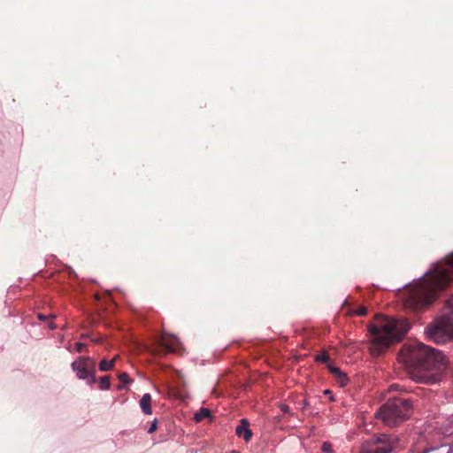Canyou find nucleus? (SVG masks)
Wrapping results in <instances>:
<instances>
[{
    "mask_svg": "<svg viewBox=\"0 0 453 453\" xmlns=\"http://www.w3.org/2000/svg\"><path fill=\"white\" fill-rule=\"evenodd\" d=\"M451 283H453V253L443 261L437 263L418 282L405 288L404 306L415 311H422Z\"/></svg>",
    "mask_w": 453,
    "mask_h": 453,
    "instance_id": "1",
    "label": "nucleus"
},
{
    "mask_svg": "<svg viewBox=\"0 0 453 453\" xmlns=\"http://www.w3.org/2000/svg\"><path fill=\"white\" fill-rule=\"evenodd\" d=\"M398 361L404 365L413 380L424 384L440 381L446 367L445 357L423 343L403 345Z\"/></svg>",
    "mask_w": 453,
    "mask_h": 453,
    "instance_id": "2",
    "label": "nucleus"
},
{
    "mask_svg": "<svg viewBox=\"0 0 453 453\" xmlns=\"http://www.w3.org/2000/svg\"><path fill=\"white\" fill-rule=\"evenodd\" d=\"M411 328L405 319L377 315L375 323L368 326L372 336L369 350L373 357L383 354L394 342L401 341Z\"/></svg>",
    "mask_w": 453,
    "mask_h": 453,
    "instance_id": "3",
    "label": "nucleus"
},
{
    "mask_svg": "<svg viewBox=\"0 0 453 453\" xmlns=\"http://www.w3.org/2000/svg\"><path fill=\"white\" fill-rule=\"evenodd\" d=\"M426 334L437 344L453 340V297L446 302L441 315L426 327Z\"/></svg>",
    "mask_w": 453,
    "mask_h": 453,
    "instance_id": "4",
    "label": "nucleus"
},
{
    "mask_svg": "<svg viewBox=\"0 0 453 453\" xmlns=\"http://www.w3.org/2000/svg\"><path fill=\"white\" fill-rule=\"evenodd\" d=\"M411 403L409 399H388L379 410L377 416L388 426H395L410 417Z\"/></svg>",
    "mask_w": 453,
    "mask_h": 453,
    "instance_id": "5",
    "label": "nucleus"
},
{
    "mask_svg": "<svg viewBox=\"0 0 453 453\" xmlns=\"http://www.w3.org/2000/svg\"><path fill=\"white\" fill-rule=\"evenodd\" d=\"M397 446L396 435L380 434L364 441L359 453H392Z\"/></svg>",
    "mask_w": 453,
    "mask_h": 453,
    "instance_id": "6",
    "label": "nucleus"
},
{
    "mask_svg": "<svg viewBox=\"0 0 453 453\" xmlns=\"http://www.w3.org/2000/svg\"><path fill=\"white\" fill-rule=\"evenodd\" d=\"M71 367L80 380H87L89 385L96 382V362L91 357H81L72 363Z\"/></svg>",
    "mask_w": 453,
    "mask_h": 453,
    "instance_id": "7",
    "label": "nucleus"
},
{
    "mask_svg": "<svg viewBox=\"0 0 453 453\" xmlns=\"http://www.w3.org/2000/svg\"><path fill=\"white\" fill-rule=\"evenodd\" d=\"M178 344V341L174 337H168L163 334L160 339L157 340V349L155 353L164 352L169 353L175 350Z\"/></svg>",
    "mask_w": 453,
    "mask_h": 453,
    "instance_id": "8",
    "label": "nucleus"
},
{
    "mask_svg": "<svg viewBox=\"0 0 453 453\" xmlns=\"http://www.w3.org/2000/svg\"><path fill=\"white\" fill-rule=\"evenodd\" d=\"M235 434L239 437H242L246 442L252 438V431L250 429V422L246 418L240 420V424L235 428Z\"/></svg>",
    "mask_w": 453,
    "mask_h": 453,
    "instance_id": "9",
    "label": "nucleus"
},
{
    "mask_svg": "<svg viewBox=\"0 0 453 453\" xmlns=\"http://www.w3.org/2000/svg\"><path fill=\"white\" fill-rule=\"evenodd\" d=\"M140 407L142 412L146 415H150L152 413L151 409V395L148 393L144 394L140 399Z\"/></svg>",
    "mask_w": 453,
    "mask_h": 453,
    "instance_id": "10",
    "label": "nucleus"
},
{
    "mask_svg": "<svg viewBox=\"0 0 453 453\" xmlns=\"http://www.w3.org/2000/svg\"><path fill=\"white\" fill-rule=\"evenodd\" d=\"M116 358L117 357H115L111 360H106V359L101 360L99 363V370L102 372L111 371L114 366Z\"/></svg>",
    "mask_w": 453,
    "mask_h": 453,
    "instance_id": "11",
    "label": "nucleus"
},
{
    "mask_svg": "<svg viewBox=\"0 0 453 453\" xmlns=\"http://www.w3.org/2000/svg\"><path fill=\"white\" fill-rule=\"evenodd\" d=\"M211 416V412L208 409L201 408L198 412L195 414V420L196 422H201L206 418H209Z\"/></svg>",
    "mask_w": 453,
    "mask_h": 453,
    "instance_id": "12",
    "label": "nucleus"
},
{
    "mask_svg": "<svg viewBox=\"0 0 453 453\" xmlns=\"http://www.w3.org/2000/svg\"><path fill=\"white\" fill-rule=\"evenodd\" d=\"M111 388V377L109 375H105L100 378L99 380V388L101 390H107Z\"/></svg>",
    "mask_w": 453,
    "mask_h": 453,
    "instance_id": "13",
    "label": "nucleus"
},
{
    "mask_svg": "<svg viewBox=\"0 0 453 453\" xmlns=\"http://www.w3.org/2000/svg\"><path fill=\"white\" fill-rule=\"evenodd\" d=\"M121 384L118 386V389L121 390L125 388V385L130 382L129 376L127 372H121L118 376Z\"/></svg>",
    "mask_w": 453,
    "mask_h": 453,
    "instance_id": "14",
    "label": "nucleus"
},
{
    "mask_svg": "<svg viewBox=\"0 0 453 453\" xmlns=\"http://www.w3.org/2000/svg\"><path fill=\"white\" fill-rule=\"evenodd\" d=\"M335 379L341 387L346 386L349 381L347 375L342 372L340 375L336 376Z\"/></svg>",
    "mask_w": 453,
    "mask_h": 453,
    "instance_id": "15",
    "label": "nucleus"
},
{
    "mask_svg": "<svg viewBox=\"0 0 453 453\" xmlns=\"http://www.w3.org/2000/svg\"><path fill=\"white\" fill-rule=\"evenodd\" d=\"M329 359H330L329 355L326 351H323L322 353L316 356V357H315V360L317 362H320V363H327L329 361Z\"/></svg>",
    "mask_w": 453,
    "mask_h": 453,
    "instance_id": "16",
    "label": "nucleus"
},
{
    "mask_svg": "<svg viewBox=\"0 0 453 453\" xmlns=\"http://www.w3.org/2000/svg\"><path fill=\"white\" fill-rule=\"evenodd\" d=\"M351 313L357 316H365L367 313V308L365 306H360Z\"/></svg>",
    "mask_w": 453,
    "mask_h": 453,
    "instance_id": "17",
    "label": "nucleus"
},
{
    "mask_svg": "<svg viewBox=\"0 0 453 453\" xmlns=\"http://www.w3.org/2000/svg\"><path fill=\"white\" fill-rule=\"evenodd\" d=\"M329 372L334 374L335 377L340 375L342 373V371L338 368V367H335V366H333V365H328L327 366Z\"/></svg>",
    "mask_w": 453,
    "mask_h": 453,
    "instance_id": "18",
    "label": "nucleus"
},
{
    "mask_svg": "<svg viewBox=\"0 0 453 453\" xmlns=\"http://www.w3.org/2000/svg\"><path fill=\"white\" fill-rule=\"evenodd\" d=\"M321 450L326 453H332V445L331 443L326 441L322 444Z\"/></svg>",
    "mask_w": 453,
    "mask_h": 453,
    "instance_id": "19",
    "label": "nucleus"
},
{
    "mask_svg": "<svg viewBox=\"0 0 453 453\" xmlns=\"http://www.w3.org/2000/svg\"><path fill=\"white\" fill-rule=\"evenodd\" d=\"M87 348V345L85 343H82V342H77L75 344V350L77 352H82L85 349Z\"/></svg>",
    "mask_w": 453,
    "mask_h": 453,
    "instance_id": "20",
    "label": "nucleus"
},
{
    "mask_svg": "<svg viewBox=\"0 0 453 453\" xmlns=\"http://www.w3.org/2000/svg\"><path fill=\"white\" fill-rule=\"evenodd\" d=\"M157 420H154L151 423V425H150V428L148 430V433L149 434H152V433H154L157 430Z\"/></svg>",
    "mask_w": 453,
    "mask_h": 453,
    "instance_id": "21",
    "label": "nucleus"
},
{
    "mask_svg": "<svg viewBox=\"0 0 453 453\" xmlns=\"http://www.w3.org/2000/svg\"><path fill=\"white\" fill-rule=\"evenodd\" d=\"M38 318H39L40 319H42V320L46 319V317H45V316H43V315H42V314H41V313H39V314H38Z\"/></svg>",
    "mask_w": 453,
    "mask_h": 453,
    "instance_id": "22",
    "label": "nucleus"
},
{
    "mask_svg": "<svg viewBox=\"0 0 453 453\" xmlns=\"http://www.w3.org/2000/svg\"><path fill=\"white\" fill-rule=\"evenodd\" d=\"M288 407L287 405H283V406L281 407V410H282L283 411H288Z\"/></svg>",
    "mask_w": 453,
    "mask_h": 453,
    "instance_id": "23",
    "label": "nucleus"
},
{
    "mask_svg": "<svg viewBox=\"0 0 453 453\" xmlns=\"http://www.w3.org/2000/svg\"><path fill=\"white\" fill-rule=\"evenodd\" d=\"M49 326H50V329H54V328H55V326L53 325V323H52V322H50V323L49 324Z\"/></svg>",
    "mask_w": 453,
    "mask_h": 453,
    "instance_id": "24",
    "label": "nucleus"
},
{
    "mask_svg": "<svg viewBox=\"0 0 453 453\" xmlns=\"http://www.w3.org/2000/svg\"><path fill=\"white\" fill-rule=\"evenodd\" d=\"M229 453H239V452H238V451H236V450H232V451H230Z\"/></svg>",
    "mask_w": 453,
    "mask_h": 453,
    "instance_id": "25",
    "label": "nucleus"
},
{
    "mask_svg": "<svg viewBox=\"0 0 453 453\" xmlns=\"http://www.w3.org/2000/svg\"><path fill=\"white\" fill-rule=\"evenodd\" d=\"M325 393H326V395H329V390H326V391H325Z\"/></svg>",
    "mask_w": 453,
    "mask_h": 453,
    "instance_id": "26",
    "label": "nucleus"
}]
</instances>
